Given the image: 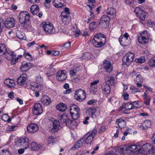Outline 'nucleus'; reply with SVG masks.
Here are the masks:
<instances>
[{"label":"nucleus","instance_id":"f257e3e1","mask_svg":"<svg viewBox=\"0 0 155 155\" xmlns=\"http://www.w3.org/2000/svg\"><path fill=\"white\" fill-rule=\"evenodd\" d=\"M19 18L21 26L24 29H27L29 25L28 23L30 19V15L27 12H21L19 15Z\"/></svg>","mask_w":155,"mask_h":155},{"label":"nucleus","instance_id":"f03ea898","mask_svg":"<svg viewBox=\"0 0 155 155\" xmlns=\"http://www.w3.org/2000/svg\"><path fill=\"white\" fill-rule=\"evenodd\" d=\"M106 41L105 36L102 34L99 33L95 35L92 41L94 46L100 48L104 46Z\"/></svg>","mask_w":155,"mask_h":155},{"label":"nucleus","instance_id":"7ed1b4c3","mask_svg":"<svg viewBox=\"0 0 155 155\" xmlns=\"http://www.w3.org/2000/svg\"><path fill=\"white\" fill-rule=\"evenodd\" d=\"M29 139L26 137L18 139L16 142V146L21 148H24L25 149L28 148L29 146Z\"/></svg>","mask_w":155,"mask_h":155},{"label":"nucleus","instance_id":"20e7f679","mask_svg":"<svg viewBox=\"0 0 155 155\" xmlns=\"http://www.w3.org/2000/svg\"><path fill=\"white\" fill-rule=\"evenodd\" d=\"M129 37V35L128 33H125L119 37V41L122 46H127L130 44L131 41L130 38H128Z\"/></svg>","mask_w":155,"mask_h":155},{"label":"nucleus","instance_id":"39448f33","mask_svg":"<svg viewBox=\"0 0 155 155\" xmlns=\"http://www.w3.org/2000/svg\"><path fill=\"white\" fill-rule=\"evenodd\" d=\"M70 113L72 118L74 120H77L80 116V109L77 106L74 105L70 108Z\"/></svg>","mask_w":155,"mask_h":155},{"label":"nucleus","instance_id":"423d86ee","mask_svg":"<svg viewBox=\"0 0 155 155\" xmlns=\"http://www.w3.org/2000/svg\"><path fill=\"white\" fill-rule=\"evenodd\" d=\"M4 54L7 59L11 61L13 64H15L18 61V58H16V54L13 51L6 50L5 53Z\"/></svg>","mask_w":155,"mask_h":155},{"label":"nucleus","instance_id":"0eeeda50","mask_svg":"<svg viewBox=\"0 0 155 155\" xmlns=\"http://www.w3.org/2000/svg\"><path fill=\"white\" fill-rule=\"evenodd\" d=\"M134 54L131 52L127 53L122 59L123 62L125 64L129 65L133 61Z\"/></svg>","mask_w":155,"mask_h":155},{"label":"nucleus","instance_id":"6e6552de","mask_svg":"<svg viewBox=\"0 0 155 155\" xmlns=\"http://www.w3.org/2000/svg\"><path fill=\"white\" fill-rule=\"evenodd\" d=\"M134 12L136 16L141 20L144 21L145 19L146 13L140 8L136 7L135 8Z\"/></svg>","mask_w":155,"mask_h":155},{"label":"nucleus","instance_id":"1a4fd4ad","mask_svg":"<svg viewBox=\"0 0 155 155\" xmlns=\"http://www.w3.org/2000/svg\"><path fill=\"white\" fill-rule=\"evenodd\" d=\"M74 97L77 100L81 101L85 98L86 94L84 91L79 89L76 91Z\"/></svg>","mask_w":155,"mask_h":155},{"label":"nucleus","instance_id":"9d476101","mask_svg":"<svg viewBox=\"0 0 155 155\" xmlns=\"http://www.w3.org/2000/svg\"><path fill=\"white\" fill-rule=\"evenodd\" d=\"M45 32L47 34H51L53 30V25L50 23H45V24L42 26Z\"/></svg>","mask_w":155,"mask_h":155},{"label":"nucleus","instance_id":"9b49d317","mask_svg":"<svg viewBox=\"0 0 155 155\" xmlns=\"http://www.w3.org/2000/svg\"><path fill=\"white\" fill-rule=\"evenodd\" d=\"M103 67L105 71L108 73H110L113 70V66L110 61L106 60L103 62Z\"/></svg>","mask_w":155,"mask_h":155},{"label":"nucleus","instance_id":"f8f14e48","mask_svg":"<svg viewBox=\"0 0 155 155\" xmlns=\"http://www.w3.org/2000/svg\"><path fill=\"white\" fill-rule=\"evenodd\" d=\"M27 79V76L25 73H23L21 75L17 80V83L20 86H22L25 83Z\"/></svg>","mask_w":155,"mask_h":155},{"label":"nucleus","instance_id":"ddd939ff","mask_svg":"<svg viewBox=\"0 0 155 155\" xmlns=\"http://www.w3.org/2000/svg\"><path fill=\"white\" fill-rule=\"evenodd\" d=\"M42 112V108L41 105L39 103L35 104L33 110V114L35 115H38L41 114Z\"/></svg>","mask_w":155,"mask_h":155},{"label":"nucleus","instance_id":"4468645a","mask_svg":"<svg viewBox=\"0 0 155 155\" xmlns=\"http://www.w3.org/2000/svg\"><path fill=\"white\" fill-rule=\"evenodd\" d=\"M65 71H59L57 73L56 78L59 81H63L67 78V75Z\"/></svg>","mask_w":155,"mask_h":155},{"label":"nucleus","instance_id":"2eb2a0df","mask_svg":"<svg viewBox=\"0 0 155 155\" xmlns=\"http://www.w3.org/2000/svg\"><path fill=\"white\" fill-rule=\"evenodd\" d=\"M27 131L29 133H34L36 132L38 130V125L35 124H31L28 125L27 127Z\"/></svg>","mask_w":155,"mask_h":155},{"label":"nucleus","instance_id":"dca6fc26","mask_svg":"<svg viewBox=\"0 0 155 155\" xmlns=\"http://www.w3.org/2000/svg\"><path fill=\"white\" fill-rule=\"evenodd\" d=\"M97 130H93L91 133L89 134L85 140V143L88 144L90 143L93 140L97 134Z\"/></svg>","mask_w":155,"mask_h":155},{"label":"nucleus","instance_id":"f3484780","mask_svg":"<svg viewBox=\"0 0 155 155\" xmlns=\"http://www.w3.org/2000/svg\"><path fill=\"white\" fill-rule=\"evenodd\" d=\"M138 148L137 146L135 145L126 146V150L127 154L126 155H129L131 153V152H137V149Z\"/></svg>","mask_w":155,"mask_h":155},{"label":"nucleus","instance_id":"a211bd4d","mask_svg":"<svg viewBox=\"0 0 155 155\" xmlns=\"http://www.w3.org/2000/svg\"><path fill=\"white\" fill-rule=\"evenodd\" d=\"M32 66V64L30 62L22 64L20 67V69L22 71L26 72L31 68Z\"/></svg>","mask_w":155,"mask_h":155},{"label":"nucleus","instance_id":"6ab92c4d","mask_svg":"<svg viewBox=\"0 0 155 155\" xmlns=\"http://www.w3.org/2000/svg\"><path fill=\"white\" fill-rule=\"evenodd\" d=\"M15 20L13 18L7 19L5 22V25L7 28H11L15 25Z\"/></svg>","mask_w":155,"mask_h":155},{"label":"nucleus","instance_id":"aec40b11","mask_svg":"<svg viewBox=\"0 0 155 155\" xmlns=\"http://www.w3.org/2000/svg\"><path fill=\"white\" fill-rule=\"evenodd\" d=\"M60 123L58 120H54L53 123V127L51 129L52 131L56 132L58 131L60 126Z\"/></svg>","mask_w":155,"mask_h":155},{"label":"nucleus","instance_id":"412c9836","mask_svg":"<svg viewBox=\"0 0 155 155\" xmlns=\"http://www.w3.org/2000/svg\"><path fill=\"white\" fill-rule=\"evenodd\" d=\"M106 12L107 14L111 15L113 18H114L116 17V10L114 8H108L106 9Z\"/></svg>","mask_w":155,"mask_h":155},{"label":"nucleus","instance_id":"4be33fe9","mask_svg":"<svg viewBox=\"0 0 155 155\" xmlns=\"http://www.w3.org/2000/svg\"><path fill=\"white\" fill-rule=\"evenodd\" d=\"M4 83L8 87L11 88L14 87L15 85V81L12 79L8 78L5 80Z\"/></svg>","mask_w":155,"mask_h":155},{"label":"nucleus","instance_id":"5701e85b","mask_svg":"<svg viewBox=\"0 0 155 155\" xmlns=\"http://www.w3.org/2000/svg\"><path fill=\"white\" fill-rule=\"evenodd\" d=\"M105 83L114 85L115 83V78L113 77L106 76L104 79Z\"/></svg>","mask_w":155,"mask_h":155},{"label":"nucleus","instance_id":"b1692460","mask_svg":"<svg viewBox=\"0 0 155 155\" xmlns=\"http://www.w3.org/2000/svg\"><path fill=\"white\" fill-rule=\"evenodd\" d=\"M101 88L104 93H106V95H107L109 94L110 91V88L109 84L105 83L102 85Z\"/></svg>","mask_w":155,"mask_h":155},{"label":"nucleus","instance_id":"393cba45","mask_svg":"<svg viewBox=\"0 0 155 155\" xmlns=\"http://www.w3.org/2000/svg\"><path fill=\"white\" fill-rule=\"evenodd\" d=\"M116 123L118 124V126L120 128H124L126 126V121L122 118L117 119Z\"/></svg>","mask_w":155,"mask_h":155},{"label":"nucleus","instance_id":"a878e982","mask_svg":"<svg viewBox=\"0 0 155 155\" xmlns=\"http://www.w3.org/2000/svg\"><path fill=\"white\" fill-rule=\"evenodd\" d=\"M41 103L44 105H48L50 104L51 100L49 97L47 96H44L41 99Z\"/></svg>","mask_w":155,"mask_h":155},{"label":"nucleus","instance_id":"bb28decb","mask_svg":"<svg viewBox=\"0 0 155 155\" xmlns=\"http://www.w3.org/2000/svg\"><path fill=\"white\" fill-rule=\"evenodd\" d=\"M57 109L61 111H64L67 108V105L65 104L61 103L56 106Z\"/></svg>","mask_w":155,"mask_h":155},{"label":"nucleus","instance_id":"cd10ccee","mask_svg":"<svg viewBox=\"0 0 155 155\" xmlns=\"http://www.w3.org/2000/svg\"><path fill=\"white\" fill-rule=\"evenodd\" d=\"M88 110L90 111V113L91 114L92 117L93 118H96L100 114V112L97 111L95 108H90Z\"/></svg>","mask_w":155,"mask_h":155},{"label":"nucleus","instance_id":"c85d7f7f","mask_svg":"<svg viewBox=\"0 0 155 155\" xmlns=\"http://www.w3.org/2000/svg\"><path fill=\"white\" fill-rule=\"evenodd\" d=\"M76 124L75 121H73L70 119H68L67 120V121L66 122L65 125L69 128L72 129L73 128L74 126H76Z\"/></svg>","mask_w":155,"mask_h":155},{"label":"nucleus","instance_id":"c756f323","mask_svg":"<svg viewBox=\"0 0 155 155\" xmlns=\"http://www.w3.org/2000/svg\"><path fill=\"white\" fill-rule=\"evenodd\" d=\"M30 10L34 15H37L39 12V6L36 5H33L30 8Z\"/></svg>","mask_w":155,"mask_h":155},{"label":"nucleus","instance_id":"7c9ffc66","mask_svg":"<svg viewBox=\"0 0 155 155\" xmlns=\"http://www.w3.org/2000/svg\"><path fill=\"white\" fill-rule=\"evenodd\" d=\"M100 20L101 21L99 23L100 24L103 23V22L107 24L109 22L110 18L108 16L106 15H104L101 17Z\"/></svg>","mask_w":155,"mask_h":155},{"label":"nucleus","instance_id":"2f4dec72","mask_svg":"<svg viewBox=\"0 0 155 155\" xmlns=\"http://www.w3.org/2000/svg\"><path fill=\"white\" fill-rule=\"evenodd\" d=\"M61 20L64 25L68 24L71 21L70 16H61Z\"/></svg>","mask_w":155,"mask_h":155},{"label":"nucleus","instance_id":"473e14b6","mask_svg":"<svg viewBox=\"0 0 155 155\" xmlns=\"http://www.w3.org/2000/svg\"><path fill=\"white\" fill-rule=\"evenodd\" d=\"M138 107V106H134V104L130 103H127L125 104V109L128 110Z\"/></svg>","mask_w":155,"mask_h":155},{"label":"nucleus","instance_id":"72a5a7b5","mask_svg":"<svg viewBox=\"0 0 155 155\" xmlns=\"http://www.w3.org/2000/svg\"><path fill=\"white\" fill-rule=\"evenodd\" d=\"M142 148L144 150V151H146L149 149L150 150L152 149L153 151H154L155 148L151 147L150 144L149 143H145L143 144L142 146Z\"/></svg>","mask_w":155,"mask_h":155},{"label":"nucleus","instance_id":"f704fd0d","mask_svg":"<svg viewBox=\"0 0 155 155\" xmlns=\"http://www.w3.org/2000/svg\"><path fill=\"white\" fill-rule=\"evenodd\" d=\"M148 38L143 37L140 36L138 37V40L139 42L143 44H146L148 41Z\"/></svg>","mask_w":155,"mask_h":155},{"label":"nucleus","instance_id":"c9c22d12","mask_svg":"<svg viewBox=\"0 0 155 155\" xmlns=\"http://www.w3.org/2000/svg\"><path fill=\"white\" fill-rule=\"evenodd\" d=\"M16 35L17 37L20 39H25V33L21 31H18L16 34Z\"/></svg>","mask_w":155,"mask_h":155},{"label":"nucleus","instance_id":"e433bc0d","mask_svg":"<svg viewBox=\"0 0 155 155\" xmlns=\"http://www.w3.org/2000/svg\"><path fill=\"white\" fill-rule=\"evenodd\" d=\"M6 48L5 45L3 44H0V55H2L5 53Z\"/></svg>","mask_w":155,"mask_h":155},{"label":"nucleus","instance_id":"4c0bfd02","mask_svg":"<svg viewBox=\"0 0 155 155\" xmlns=\"http://www.w3.org/2000/svg\"><path fill=\"white\" fill-rule=\"evenodd\" d=\"M70 14L69 9L67 7L65 8L64 9V11L61 13V16H70Z\"/></svg>","mask_w":155,"mask_h":155},{"label":"nucleus","instance_id":"58836bf2","mask_svg":"<svg viewBox=\"0 0 155 155\" xmlns=\"http://www.w3.org/2000/svg\"><path fill=\"white\" fill-rule=\"evenodd\" d=\"M32 149L34 150H38L40 148L41 146L37 144L36 142H32L31 144Z\"/></svg>","mask_w":155,"mask_h":155},{"label":"nucleus","instance_id":"ea45409f","mask_svg":"<svg viewBox=\"0 0 155 155\" xmlns=\"http://www.w3.org/2000/svg\"><path fill=\"white\" fill-rule=\"evenodd\" d=\"M151 123L150 121L149 120H145L142 124L143 127L144 129H146L149 128L151 126Z\"/></svg>","mask_w":155,"mask_h":155},{"label":"nucleus","instance_id":"a19ab883","mask_svg":"<svg viewBox=\"0 0 155 155\" xmlns=\"http://www.w3.org/2000/svg\"><path fill=\"white\" fill-rule=\"evenodd\" d=\"M64 87L66 90L63 91V93L64 94H68L71 92V89H68L69 88V85L68 84H65L64 85Z\"/></svg>","mask_w":155,"mask_h":155},{"label":"nucleus","instance_id":"79ce46f5","mask_svg":"<svg viewBox=\"0 0 155 155\" xmlns=\"http://www.w3.org/2000/svg\"><path fill=\"white\" fill-rule=\"evenodd\" d=\"M68 119L66 115H61L60 120L62 123L65 124L66 122L67 121V120Z\"/></svg>","mask_w":155,"mask_h":155},{"label":"nucleus","instance_id":"37998d69","mask_svg":"<svg viewBox=\"0 0 155 155\" xmlns=\"http://www.w3.org/2000/svg\"><path fill=\"white\" fill-rule=\"evenodd\" d=\"M148 64L150 67H155V57H152L150 59Z\"/></svg>","mask_w":155,"mask_h":155},{"label":"nucleus","instance_id":"c03bdc74","mask_svg":"<svg viewBox=\"0 0 155 155\" xmlns=\"http://www.w3.org/2000/svg\"><path fill=\"white\" fill-rule=\"evenodd\" d=\"M82 58L86 60L89 59L91 57V54L89 52H86L83 54Z\"/></svg>","mask_w":155,"mask_h":155},{"label":"nucleus","instance_id":"a18cd8bd","mask_svg":"<svg viewBox=\"0 0 155 155\" xmlns=\"http://www.w3.org/2000/svg\"><path fill=\"white\" fill-rule=\"evenodd\" d=\"M30 85L31 87H29L30 89H32V87H33L34 88H39V86L38 84V83L36 82H31L30 83Z\"/></svg>","mask_w":155,"mask_h":155},{"label":"nucleus","instance_id":"49530a36","mask_svg":"<svg viewBox=\"0 0 155 155\" xmlns=\"http://www.w3.org/2000/svg\"><path fill=\"white\" fill-rule=\"evenodd\" d=\"M140 36L148 39H149L150 37V36L148 34L147 31L142 32L140 34Z\"/></svg>","mask_w":155,"mask_h":155},{"label":"nucleus","instance_id":"de8ad7c7","mask_svg":"<svg viewBox=\"0 0 155 155\" xmlns=\"http://www.w3.org/2000/svg\"><path fill=\"white\" fill-rule=\"evenodd\" d=\"M23 55L25 58L29 60H32L33 59L32 57L28 52H25Z\"/></svg>","mask_w":155,"mask_h":155},{"label":"nucleus","instance_id":"09e8293b","mask_svg":"<svg viewBox=\"0 0 155 155\" xmlns=\"http://www.w3.org/2000/svg\"><path fill=\"white\" fill-rule=\"evenodd\" d=\"M2 119L5 121H11V119L10 118L9 116L7 114H4L2 117Z\"/></svg>","mask_w":155,"mask_h":155},{"label":"nucleus","instance_id":"8fccbe9b","mask_svg":"<svg viewBox=\"0 0 155 155\" xmlns=\"http://www.w3.org/2000/svg\"><path fill=\"white\" fill-rule=\"evenodd\" d=\"M0 155H11V154L8 150H2L0 152Z\"/></svg>","mask_w":155,"mask_h":155},{"label":"nucleus","instance_id":"3c124183","mask_svg":"<svg viewBox=\"0 0 155 155\" xmlns=\"http://www.w3.org/2000/svg\"><path fill=\"white\" fill-rule=\"evenodd\" d=\"M90 89L91 91L94 93L96 92L97 91V85L91 86Z\"/></svg>","mask_w":155,"mask_h":155},{"label":"nucleus","instance_id":"603ef678","mask_svg":"<svg viewBox=\"0 0 155 155\" xmlns=\"http://www.w3.org/2000/svg\"><path fill=\"white\" fill-rule=\"evenodd\" d=\"M96 23L97 22L94 21L90 23L89 28L91 30H93L94 29Z\"/></svg>","mask_w":155,"mask_h":155},{"label":"nucleus","instance_id":"864d4df0","mask_svg":"<svg viewBox=\"0 0 155 155\" xmlns=\"http://www.w3.org/2000/svg\"><path fill=\"white\" fill-rule=\"evenodd\" d=\"M4 25L3 19L0 18V33L2 31Z\"/></svg>","mask_w":155,"mask_h":155},{"label":"nucleus","instance_id":"5fc2aeb1","mask_svg":"<svg viewBox=\"0 0 155 155\" xmlns=\"http://www.w3.org/2000/svg\"><path fill=\"white\" fill-rule=\"evenodd\" d=\"M77 70L76 68H73L70 71V74L71 76H72L75 75L77 72Z\"/></svg>","mask_w":155,"mask_h":155},{"label":"nucleus","instance_id":"6e6d98bb","mask_svg":"<svg viewBox=\"0 0 155 155\" xmlns=\"http://www.w3.org/2000/svg\"><path fill=\"white\" fill-rule=\"evenodd\" d=\"M84 142V138H83L81 139L80 140H79L78 142H77L78 143L79 145V146H82L83 144V143Z\"/></svg>","mask_w":155,"mask_h":155},{"label":"nucleus","instance_id":"4d7b16f0","mask_svg":"<svg viewBox=\"0 0 155 155\" xmlns=\"http://www.w3.org/2000/svg\"><path fill=\"white\" fill-rule=\"evenodd\" d=\"M43 79L40 75H38L36 78V81L38 83H41L43 81Z\"/></svg>","mask_w":155,"mask_h":155},{"label":"nucleus","instance_id":"13d9d810","mask_svg":"<svg viewBox=\"0 0 155 155\" xmlns=\"http://www.w3.org/2000/svg\"><path fill=\"white\" fill-rule=\"evenodd\" d=\"M59 4H58V3H54V2L53 3L54 6L57 8L62 7L63 6V5L61 2H59Z\"/></svg>","mask_w":155,"mask_h":155},{"label":"nucleus","instance_id":"bf43d9fd","mask_svg":"<svg viewBox=\"0 0 155 155\" xmlns=\"http://www.w3.org/2000/svg\"><path fill=\"white\" fill-rule=\"evenodd\" d=\"M123 96L124 99L126 100L128 99L129 95L127 93L125 92L123 93Z\"/></svg>","mask_w":155,"mask_h":155},{"label":"nucleus","instance_id":"052dcab7","mask_svg":"<svg viewBox=\"0 0 155 155\" xmlns=\"http://www.w3.org/2000/svg\"><path fill=\"white\" fill-rule=\"evenodd\" d=\"M134 0H125V3L128 5H131L133 4Z\"/></svg>","mask_w":155,"mask_h":155},{"label":"nucleus","instance_id":"680f3d73","mask_svg":"<svg viewBox=\"0 0 155 155\" xmlns=\"http://www.w3.org/2000/svg\"><path fill=\"white\" fill-rule=\"evenodd\" d=\"M141 76L139 75L137 76L136 78V81L138 82H141L142 80L141 79Z\"/></svg>","mask_w":155,"mask_h":155},{"label":"nucleus","instance_id":"e2e57ef3","mask_svg":"<svg viewBox=\"0 0 155 155\" xmlns=\"http://www.w3.org/2000/svg\"><path fill=\"white\" fill-rule=\"evenodd\" d=\"M80 147H81L79 146V144L77 143L74 145V147L72 148L71 150H74L76 149H77Z\"/></svg>","mask_w":155,"mask_h":155},{"label":"nucleus","instance_id":"0e129e2a","mask_svg":"<svg viewBox=\"0 0 155 155\" xmlns=\"http://www.w3.org/2000/svg\"><path fill=\"white\" fill-rule=\"evenodd\" d=\"M71 46V42H68L64 45L63 47L66 48H69Z\"/></svg>","mask_w":155,"mask_h":155},{"label":"nucleus","instance_id":"69168bd1","mask_svg":"<svg viewBox=\"0 0 155 155\" xmlns=\"http://www.w3.org/2000/svg\"><path fill=\"white\" fill-rule=\"evenodd\" d=\"M59 54V51H52V54L54 56H58Z\"/></svg>","mask_w":155,"mask_h":155},{"label":"nucleus","instance_id":"338daca9","mask_svg":"<svg viewBox=\"0 0 155 155\" xmlns=\"http://www.w3.org/2000/svg\"><path fill=\"white\" fill-rule=\"evenodd\" d=\"M144 100H145L144 103L147 106L149 105L150 104V99L149 98Z\"/></svg>","mask_w":155,"mask_h":155},{"label":"nucleus","instance_id":"774afa93","mask_svg":"<svg viewBox=\"0 0 155 155\" xmlns=\"http://www.w3.org/2000/svg\"><path fill=\"white\" fill-rule=\"evenodd\" d=\"M151 140L152 143L155 144V133L152 135Z\"/></svg>","mask_w":155,"mask_h":155}]
</instances>
